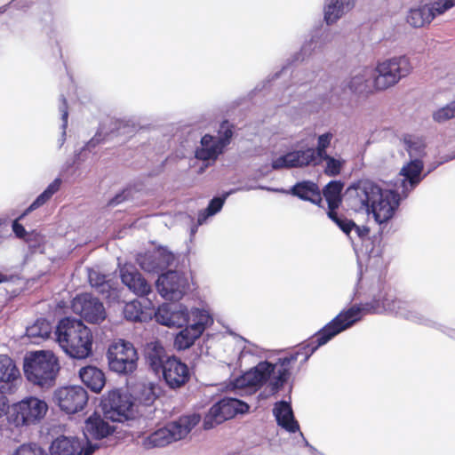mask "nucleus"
Segmentation results:
<instances>
[{"label": "nucleus", "mask_w": 455, "mask_h": 455, "mask_svg": "<svg viewBox=\"0 0 455 455\" xmlns=\"http://www.w3.org/2000/svg\"><path fill=\"white\" fill-rule=\"evenodd\" d=\"M387 311L395 312L409 320L419 318L417 305L398 299L390 288H383L373 296L371 301L365 302L361 306L355 305L347 310L341 311L330 323L315 332L310 344L307 346L305 357H310L320 347L325 345L336 335L361 320L363 313L381 314Z\"/></svg>", "instance_id": "f257e3e1"}, {"label": "nucleus", "mask_w": 455, "mask_h": 455, "mask_svg": "<svg viewBox=\"0 0 455 455\" xmlns=\"http://www.w3.org/2000/svg\"><path fill=\"white\" fill-rule=\"evenodd\" d=\"M314 335L303 342L299 348L290 353L288 355L279 358L276 363H271L267 361L260 362L253 369L246 371L235 380L238 387H262L270 379L272 374H275L269 383L273 394L278 392L287 382L291 375L292 364L301 356L300 363H306L309 357L307 355V346L310 344Z\"/></svg>", "instance_id": "f03ea898"}, {"label": "nucleus", "mask_w": 455, "mask_h": 455, "mask_svg": "<svg viewBox=\"0 0 455 455\" xmlns=\"http://www.w3.org/2000/svg\"><path fill=\"white\" fill-rule=\"evenodd\" d=\"M314 335L303 342L299 348L290 353L288 355L279 358L276 363H271L267 361L260 362L253 369L246 371L235 380L238 387H262L270 379L272 374H275L269 383L273 394L278 392L287 382L291 375L292 364L301 356L300 363H306L309 357L307 355V346L310 344Z\"/></svg>", "instance_id": "7ed1b4c3"}, {"label": "nucleus", "mask_w": 455, "mask_h": 455, "mask_svg": "<svg viewBox=\"0 0 455 455\" xmlns=\"http://www.w3.org/2000/svg\"><path fill=\"white\" fill-rule=\"evenodd\" d=\"M314 335L303 342L299 348L290 353L288 355L279 358L276 363H271L267 361L260 362L253 369L246 371L235 380L238 387H262L270 379L272 374H275L269 383L273 394L278 392L287 382L291 375L292 364L301 356L300 363H306L309 357L307 355V346L310 344Z\"/></svg>", "instance_id": "20e7f679"}, {"label": "nucleus", "mask_w": 455, "mask_h": 455, "mask_svg": "<svg viewBox=\"0 0 455 455\" xmlns=\"http://www.w3.org/2000/svg\"><path fill=\"white\" fill-rule=\"evenodd\" d=\"M355 192V205L371 212L375 220L386 223L391 220L399 206L400 196L390 189H382L371 180H359L350 188Z\"/></svg>", "instance_id": "39448f33"}, {"label": "nucleus", "mask_w": 455, "mask_h": 455, "mask_svg": "<svg viewBox=\"0 0 455 455\" xmlns=\"http://www.w3.org/2000/svg\"><path fill=\"white\" fill-rule=\"evenodd\" d=\"M145 360L158 377H162L171 389L184 387L190 380V370L187 363L174 355H169L160 341H153L145 347Z\"/></svg>", "instance_id": "423d86ee"}, {"label": "nucleus", "mask_w": 455, "mask_h": 455, "mask_svg": "<svg viewBox=\"0 0 455 455\" xmlns=\"http://www.w3.org/2000/svg\"><path fill=\"white\" fill-rule=\"evenodd\" d=\"M55 334L60 347L69 356L84 359L92 355V332L82 320L71 317L61 319L58 323Z\"/></svg>", "instance_id": "0eeeda50"}, {"label": "nucleus", "mask_w": 455, "mask_h": 455, "mask_svg": "<svg viewBox=\"0 0 455 455\" xmlns=\"http://www.w3.org/2000/svg\"><path fill=\"white\" fill-rule=\"evenodd\" d=\"M60 368L58 358L50 351L30 352L24 358L25 377L29 382L41 387L54 385Z\"/></svg>", "instance_id": "6e6552de"}, {"label": "nucleus", "mask_w": 455, "mask_h": 455, "mask_svg": "<svg viewBox=\"0 0 455 455\" xmlns=\"http://www.w3.org/2000/svg\"><path fill=\"white\" fill-rule=\"evenodd\" d=\"M200 420L201 417L196 413L181 416L178 420L151 433L143 440V445L147 449L166 446L186 437Z\"/></svg>", "instance_id": "1a4fd4ad"}, {"label": "nucleus", "mask_w": 455, "mask_h": 455, "mask_svg": "<svg viewBox=\"0 0 455 455\" xmlns=\"http://www.w3.org/2000/svg\"><path fill=\"white\" fill-rule=\"evenodd\" d=\"M411 70L412 66L406 56L394 57L379 62L375 68L373 88L376 91H385L393 87Z\"/></svg>", "instance_id": "9d476101"}, {"label": "nucleus", "mask_w": 455, "mask_h": 455, "mask_svg": "<svg viewBox=\"0 0 455 455\" xmlns=\"http://www.w3.org/2000/svg\"><path fill=\"white\" fill-rule=\"evenodd\" d=\"M109 369L119 374H129L137 368L139 359L132 343L119 339L109 346L107 353Z\"/></svg>", "instance_id": "9b49d317"}, {"label": "nucleus", "mask_w": 455, "mask_h": 455, "mask_svg": "<svg viewBox=\"0 0 455 455\" xmlns=\"http://www.w3.org/2000/svg\"><path fill=\"white\" fill-rule=\"evenodd\" d=\"M234 135V125L224 120L218 130V137L205 134L201 139V148L196 150V157L199 160L215 161L231 142Z\"/></svg>", "instance_id": "f8f14e48"}, {"label": "nucleus", "mask_w": 455, "mask_h": 455, "mask_svg": "<svg viewBox=\"0 0 455 455\" xmlns=\"http://www.w3.org/2000/svg\"><path fill=\"white\" fill-rule=\"evenodd\" d=\"M47 411L48 405L44 400L30 396L12 404L9 419L16 427L35 425Z\"/></svg>", "instance_id": "ddd939ff"}, {"label": "nucleus", "mask_w": 455, "mask_h": 455, "mask_svg": "<svg viewBox=\"0 0 455 455\" xmlns=\"http://www.w3.org/2000/svg\"><path fill=\"white\" fill-rule=\"evenodd\" d=\"M70 307L80 320L91 324H100L108 315L103 302L90 292L77 294L71 300Z\"/></svg>", "instance_id": "4468645a"}, {"label": "nucleus", "mask_w": 455, "mask_h": 455, "mask_svg": "<svg viewBox=\"0 0 455 455\" xmlns=\"http://www.w3.org/2000/svg\"><path fill=\"white\" fill-rule=\"evenodd\" d=\"M104 417L114 422H124L133 416V403L126 394L119 390L109 391L101 399Z\"/></svg>", "instance_id": "2eb2a0df"}, {"label": "nucleus", "mask_w": 455, "mask_h": 455, "mask_svg": "<svg viewBox=\"0 0 455 455\" xmlns=\"http://www.w3.org/2000/svg\"><path fill=\"white\" fill-rule=\"evenodd\" d=\"M54 403L67 414H76L86 407L89 395L81 386H66L58 387L52 396Z\"/></svg>", "instance_id": "dca6fc26"}, {"label": "nucleus", "mask_w": 455, "mask_h": 455, "mask_svg": "<svg viewBox=\"0 0 455 455\" xmlns=\"http://www.w3.org/2000/svg\"><path fill=\"white\" fill-rule=\"evenodd\" d=\"M249 411V405L235 398L225 397L214 403L204 419V429H211L224 421L234 418L238 413Z\"/></svg>", "instance_id": "f3484780"}, {"label": "nucleus", "mask_w": 455, "mask_h": 455, "mask_svg": "<svg viewBox=\"0 0 455 455\" xmlns=\"http://www.w3.org/2000/svg\"><path fill=\"white\" fill-rule=\"evenodd\" d=\"M156 287L165 299L180 300L188 288V282L184 274L170 270L159 276Z\"/></svg>", "instance_id": "a211bd4d"}, {"label": "nucleus", "mask_w": 455, "mask_h": 455, "mask_svg": "<svg viewBox=\"0 0 455 455\" xmlns=\"http://www.w3.org/2000/svg\"><path fill=\"white\" fill-rule=\"evenodd\" d=\"M192 315L196 318V321L185 326L175 337L174 347L178 350H185L190 347L205 329L208 315L200 309L192 311Z\"/></svg>", "instance_id": "6ab92c4d"}, {"label": "nucleus", "mask_w": 455, "mask_h": 455, "mask_svg": "<svg viewBox=\"0 0 455 455\" xmlns=\"http://www.w3.org/2000/svg\"><path fill=\"white\" fill-rule=\"evenodd\" d=\"M21 381V374L15 361L7 355H0V390L14 394Z\"/></svg>", "instance_id": "aec40b11"}, {"label": "nucleus", "mask_w": 455, "mask_h": 455, "mask_svg": "<svg viewBox=\"0 0 455 455\" xmlns=\"http://www.w3.org/2000/svg\"><path fill=\"white\" fill-rule=\"evenodd\" d=\"M155 315L159 323L169 327L181 328L190 324L188 309L182 305L172 307L164 304L158 307Z\"/></svg>", "instance_id": "412c9836"}, {"label": "nucleus", "mask_w": 455, "mask_h": 455, "mask_svg": "<svg viewBox=\"0 0 455 455\" xmlns=\"http://www.w3.org/2000/svg\"><path fill=\"white\" fill-rule=\"evenodd\" d=\"M60 185L61 180L59 178L55 179L51 184H49L46 189L36 198V200L29 205V207L20 216L13 220L12 228L16 237L23 239L27 236L28 234L23 225L19 221L23 219L28 212L41 207L46 202H48L52 196L60 190Z\"/></svg>", "instance_id": "4be33fe9"}, {"label": "nucleus", "mask_w": 455, "mask_h": 455, "mask_svg": "<svg viewBox=\"0 0 455 455\" xmlns=\"http://www.w3.org/2000/svg\"><path fill=\"white\" fill-rule=\"evenodd\" d=\"M174 260L175 256L172 251L159 247L153 253L143 256L140 260V265L148 272H157L167 268Z\"/></svg>", "instance_id": "5701e85b"}, {"label": "nucleus", "mask_w": 455, "mask_h": 455, "mask_svg": "<svg viewBox=\"0 0 455 455\" xmlns=\"http://www.w3.org/2000/svg\"><path fill=\"white\" fill-rule=\"evenodd\" d=\"M289 193L303 201L310 202L318 207H323L320 188L312 180L297 182L291 188Z\"/></svg>", "instance_id": "b1692460"}, {"label": "nucleus", "mask_w": 455, "mask_h": 455, "mask_svg": "<svg viewBox=\"0 0 455 455\" xmlns=\"http://www.w3.org/2000/svg\"><path fill=\"white\" fill-rule=\"evenodd\" d=\"M114 430L113 427L95 412L85 420L84 433L88 440H100L111 435Z\"/></svg>", "instance_id": "393cba45"}, {"label": "nucleus", "mask_w": 455, "mask_h": 455, "mask_svg": "<svg viewBox=\"0 0 455 455\" xmlns=\"http://www.w3.org/2000/svg\"><path fill=\"white\" fill-rule=\"evenodd\" d=\"M122 282L135 294L148 295L151 291V286L142 275L134 267H126L122 270Z\"/></svg>", "instance_id": "a878e982"}, {"label": "nucleus", "mask_w": 455, "mask_h": 455, "mask_svg": "<svg viewBox=\"0 0 455 455\" xmlns=\"http://www.w3.org/2000/svg\"><path fill=\"white\" fill-rule=\"evenodd\" d=\"M273 413L275 417L277 424L283 428L291 433L299 431V423L294 419L293 411L289 403L285 401L275 403L273 409Z\"/></svg>", "instance_id": "bb28decb"}, {"label": "nucleus", "mask_w": 455, "mask_h": 455, "mask_svg": "<svg viewBox=\"0 0 455 455\" xmlns=\"http://www.w3.org/2000/svg\"><path fill=\"white\" fill-rule=\"evenodd\" d=\"M79 377L82 382L95 393L100 392L106 383L103 371L95 366L89 365L81 368Z\"/></svg>", "instance_id": "cd10ccee"}, {"label": "nucleus", "mask_w": 455, "mask_h": 455, "mask_svg": "<svg viewBox=\"0 0 455 455\" xmlns=\"http://www.w3.org/2000/svg\"><path fill=\"white\" fill-rule=\"evenodd\" d=\"M84 448L77 438L64 435L57 437L51 445L52 455H81Z\"/></svg>", "instance_id": "c85d7f7f"}, {"label": "nucleus", "mask_w": 455, "mask_h": 455, "mask_svg": "<svg viewBox=\"0 0 455 455\" xmlns=\"http://www.w3.org/2000/svg\"><path fill=\"white\" fill-rule=\"evenodd\" d=\"M343 188L344 184L339 180H331L323 187L321 193L328 204V211H337L341 205Z\"/></svg>", "instance_id": "c756f323"}, {"label": "nucleus", "mask_w": 455, "mask_h": 455, "mask_svg": "<svg viewBox=\"0 0 455 455\" xmlns=\"http://www.w3.org/2000/svg\"><path fill=\"white\" fill-rule=\"evenodd\" d=\"M355 0H331L325 6L324 20L327 24L336 22L344 13L345 8L350 9Z\"/></svg>", "instance_id": "7c9ffc66"}, {"label": "nucleus", "mask_w": 455, "mask_h": 455, "mask_svg": "<svg viewBox=\"0 0 455 455\" xmlns=\"http://www.w3.org/2000/svg\"><path fill=\"white\" fill-rule=\"evenodd\" d=\"M432 20L433 13L429 9V4L411 9L407 16L408 23L414 28H423L430 24Z\"/></svg>", "instance_id": "2f4dec72"}, {"label": "nucleus", "mask_w": 455, "mask_h": 455, "mask_svg": "<svg viewBox=\"0 0 455 455\" xmlns=\"http://www.w3.org/2000/svg\"><path fill=\"white\" fill-rule=\"evenodd\" d=\"M124 317L130 322H146L150 318V314L144 310L138 299L126 303L123 310Z\"/></svg>", "instance_id": "473e14b6"}, {"label": "nucleus", "mask_w": 455, "mask_h": 455, "mask_svg": "<svg viewBox=\"0 0 455 455\" xmlns=\"http://www.w3.org/2000/svg\"><path fill=\"white\" fill-rule=\"evenodd\" d=\"M423 167L421 160L414 159L402 168L401 174L405 177V180L410 182L411 187H415L421 180L420 174Z\"/></svg>", "instance_id": "72a5a7b5"}, {"label": "nucleus", "mask_w": 455, "mask_h": 455, "mask_svg": "<svg viewBox=\"0 0 455 455\" xmlns=\"http://www.w3.org/2000/svg\"><path fill=\"white\" fill-rule=\"evenodd\" d=\"M347 87L352 92L358 94H368L372 92L366 70L354 76L347 84Z\"/></svg>", "instance_id": "f704fd0d"}, {"label": "nucleus", "mask_w": 455, "mask_h": 455, "mask_svg": "<svg viewBox=\"0 0 455 455\" xmlns=\"http://www.w3.org/2000/svg\"><path fill=\"white\" fill-rule=\"evenodd\" d=\"M26 333L29 338L45 339L52 333V325L46 319H37L34 324L27 328Z\"/></svg>", "instance_id": "c9c22d12"}, {"label": "nucleus", "mask_w": 455, "mask_h": 455, "mask_svg": "<svg viewBox=\"0 0 455 455\" xmlns=\"http://www.w3.org/2000/svg\"><path fill=\"white\" fill-rule=\"evenodd\" d=\"M403 141L411 156H419L424 153L426 145L422 139L411 134H404Z\"/></svg>", "instance_id": "e433bc0d"}, {"label": "nucleus", "mask_w": 455, "mask_h": 455, "mask_svg": "<svg viewBox=\"0 0 455 455\" xmlns=\"http://www.w3.org/2000/svg\"><path fill=\"white\" fill-rule=\"evenodd\" d=\"M88 278L91 286L95 288L98 292L101 294L108 293L111 285L110 282L107 280V276L95 270H91L89 272Z\"/></svg>", "instance_id": "4c0bfd02"}, {"label": "nucleus", "mask_w": 455, "mask_h": 455, "mask_svg": "<svg viewBox=\"0 0 455 455\" xmlns=\"http://www.w3.org/2000/svg\"><path fill=\"white\" fill-rule=\"evenodd\" d=\"M327 216L346 235H349L350 232L355 227V223L347 219L345 216H339L337 211H327Z\"/></svg>", "instance_id": "58836bf2"}, {"label": "nucleus", "mask_w": 455, "mask_h": 455, "mask_svg": "<svg viewBox=\"0 0 455 455\" xmlns=\"http://www.w3.org/2000/svg\"><path fill=\"white\" fill-rule=\"evenodd\" d=\"M432 117L435 122L439 124L455 118V100L435 110Z\"/></svg>", "instance_id": "ea45409f"}, {"label": "nucleus", "mask_w": 455, "mask_h": 455, "mask_svg": "<svg viewBox=\"0 0 455 455\" xmlns=\"http://www.w3.org/2000/svg\"><path fill=\"white\" fill-rule=\"evenodd\" d=\"M272 167L275 170L298 167L295 151L289 152L275 159L272 163Z\"/></svg>", "instance_id": "a19ab883"}, {"label": "nucleus", "mask_w": 455, "mask_h": 455, "mask_svg": "<svg viewBox=\"0 0 455 455\" xmlns=\"http://www.w3.org/2000/svg\"><path fill=\"white\" fill-rule=\"evenodd\" d=\"M296 160L298 167L307 166L311 164L317 165L318 162H315V151L314 148H307L305 150L295 151Z\"/></svg>", "instance_id": "79ce46f5"}, {"label": "nucleus", "mask_w": 455, "mask_h": 455, "mask_svg": "<svg viewBox=\"0 0 455 455\" xmlns=\"http://www.w3.org/2000/svg\"><path fill=\"white\" fill-rule=\"evenodd\" d=\"M12 455H47V453L40 445L28 443L20 445Z\"/></svg>", "instance_id": "37998d69"}, {"label": "nucleus", "mask_w": 455, "mask_h": 455, "mask_svg": "<svg viewBox=\"0 0 455 455\" xmlns=\"http://www.w3.org/2000/svg\"><path fill=\"white\" fill-rule=\"evenodd\" d=\"M341 172V163L340 161L335 159L331 156L326 160V166L324 169V173L328 176H337Z\"/></svg>", "instance_id": "c03bdc74"}, {"label": "nucleus", "mask_w": 455, "mask_h": 455, "mask_svg": "<svg viewBox=\"0 0 455 455\" xmlns=\"http://www.w3.org/2000/svg\"><path fill=\"white\" fill-rule=\"evenodd\" d=\"M23 240L26 243H28L31 247L36 248V246H39L43 243L44 236L36 231H32L28 233L27 236L23 238Z\"/></svg>", "instance_id": "a18cd8bd"}, {"label": "nucleus", "mask_w": 455, "mask_h": 455, "mask_svg": "<svg viewBox=\"0 0 455 455\" xmlns=\"http://www.w3.org/2000/svg\"><path fill=\"white\" fill-rule=\"evenodd\" d=\"M225 198L214 197L212 198L206 209L208 215H213L220 212L224 204Z\"/></svg>", "instance_id": "49530a36"}, {"label": "nucleus", "mask_w": 455, "mask_h": 455, "mask_svg": "<svg viewBox=\"0 0 455 455\" xmlns=\"http://www.w3.org/2000/svg\"><path fill=\"white\" fill-rule=\"evenodd\" d=\"M429 9L433 13V20L437 16L444 13L446 11L450 9L448 4L445 2H435L433 4L429 5Z\"/></svg>", "instance_id": "de8ad7c7"}, {"label": "nucleus", "mask_w": 455, "mask_h": 455, "mask_svg": "<svg viewBox=\"0 0 455 455\" xmlns=\"http://www.w3.org/2000/svg\"><path fill=\"white\" fill-rule=\"evenodd\" d=\"M333 138V134L331 132H325L318 137L317 146H320L321 148H327L331 145V141Z\"/></svg>", "instance_id": "09e8293b"}, {"label": "nucleus", "mask_w": 455, "mask_h": 455, "mask_svg": "<svg viewBox=\"0 0 455 455\" xmlns=\"http://www.w3.org/2000/svg\"><path fill=\"white\" fill-rule=\"evenodd\" d=\"M7 392L0 390V418L4 415L9 409V400L6 397Z\"/></svg>", "instance_id": "8fccbe9b"}, {"label": "nucleus", "mask_w": 455, "mask_h": 455, "mask_svg": "<svg viewBox=\"0 0 455 455\" xmlns=\"http://www.w3.org/2000/svg\"><path fill=\"white\" fill-rule=\"evenodd\" d=\"M126 190H123L121 193L116 194L112 199L109 200L108 205L116 206L127 199L125 196Z\"/></svg>", "instance_id": "3c124183"}, {"label": "nucleus", "mask_w": 455, "mask_h": 455, "mask_svg": "<svg viewBox=\"0 0 455 455\" xmlns=\"http://www.w3.org/2000/svg\"><path fill=\"white\" fill-rule=\"evenodd\" d=\"M315 162H318V164H320V160L326 161L328 159V157H331L329 155H327L325 148H321L320 146H317L316 149H315Z\"/></svg>", "instance_id": "603ef678"}, {"label": "nucleus", "mask_w": 455, "mask_h": 455, "mask_svg": "<svg viewBox=\"0 0 455 455\" xmlns=\"http://www.w3.org/2000/svg\"><path fill=\"white\" fill-rule=\"evenodd\" d=\"M61 106L60 107V112H61V115H62V119L64 121L65 124H67V121H68V100L67 99L64 97V96H61Z\"/></svg>", "instance_id": "864d4df0"}, {"label": "nucleus", "mask_w": 455, "mask_h": 455, "mask_svg": "<svg viewBox=\"0 0 455 455\" xmlns=\"http://www.w3.org/2000/svg\"><path fill=\"white\" fill-rule=\"evenodd\" d=\"M354 229L357 233L358 236L361 238H363L364 236H366L370 232V229L367 227H359L356 224H355V227L354 228Z\"/></svg>", "instance_id": "5fc2aeb1"}, {"label": "nucleus", "mask_w": 455, "mask_h": 455, "mask_svg": "<svg viewBox=\"0 0 455 455\" xmlns=\"http://www.w3.org/2000/svg\"><path fill=\"white\" fill-rule=\"evenodd\" d=\"M156 395L152 392L151 389H148V394L147 397L145 398V403L148 405L151 404L156 400Z\"/></svg>", "instance_id": "6e6d98bb"}, {"label": "nucleus", "mask_w": 455, "mask_h": 455, "mask_svg": "<svg viewBox=\"0 0 455 455\" xmlns=\"http://www.w3.org/2000/svg\"><path fill=\"white\" fill-rule=\"evenodd\" d=\"M94 451V448L90 446L89 448H86L84 451H81V455H92Z\"/></svg>", "instance_id": "4d7b16f0"}, {"label": "nucleus", "mask_w": 455, "mask_h": 455, "mask_svg": "<svg viewBox=\"0 0 455 455\" xmlns=\"http://www.w3.org/2000/svg\"><path fill=\"white\" fill-rule=\"evenodd\" d=\"M445 4H448L450 9L455 6V0H444Z\"/></svg>", "instance_id": "13d9d810"}, {"label": "nucleus", "mask_w": 455, "mask_h": 455, "mask_svg": "<svg viewBox=\"0 0 455 455\" xmlns=\"http://www.w3.org/2000/svg\"><path fill=\"white\" fill-rule=\"evenodd\" d=\"M5 281H7V277L4 275L0 274V283Z\"/></svg>", "instance_id": "bf43d9fd"}]
</instances>
